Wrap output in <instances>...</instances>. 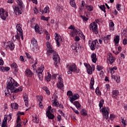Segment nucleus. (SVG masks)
Instances as JSON below:
<instances>
[{
	"label": "nucleus",
	"instance_id": "nucleus-32",
	"mask_svg": "<svg viewBox=\"0 0 127 127\" xmlns=\"http://www.w3.org/2000/svg\"><path fill=\"white\" fill-rule=\"evenodd\" d=\"M90 84L91 86L90 87V89L93 90L94 88L93 87L94 84H95V79H94V77H92L90 81Z\"/></svg>",
	"mask_w": 127,
	"mask_h": 127
},
{
	"label": "nucleus",
	"instance_id": "nucleus-28",
	"mask_svg": "<svg viewBox=\"0 0 127 127\" xmlns=\"http://www.w3.org/2000/svg\"><path fill=\"white\" fill-rule=\"evenodd\" d=\"M114 41L115 43V45L118 46V44H119V43L120 42V36L119 35L116 36L114 39Z\"/></svg>",
	"mask_w": 127,
	"mask_h": 127
},
{
	"label": "nucleus",
	"instance_id": "nucleus-62",
	"mask_svg": "<svg viewBox=\"0 0 127 127\" xmlns=\"http://www.w3.org/2000/svg\"><path fill=\"white\" fill-rule=\"evenodd\" d=\"M80 40V37H78V36H76L75 37V41H79Z\"/></svg>",
	"mask_w": 127,
	"mask_h": 127
},
{
	"label": "nucleus",
	"instance_id": "nucleus-54",
	"mask_svg": "<svg viewBox=\"0 0 127 127\" xmlns=\"http://www.w3.org/2000/svg\"><path fill=\"white\" fill-rule=\"evenodd\" d=\"M115 80L117 82V83H120V77H118V76H116V79Z\"/></svg>",
	"mask_w": 127,
	"mask_h": 127
},
{
	"label": "nucleus",
	"instance_id": "nucleus-64",
	"mask_svg": "<svg viewBox=\"0 0 127 127\" xmlns=\"http://www.w3.org/2000/svg\"><path fill=\"white\" fill-rule=\"evenodd\" d=\"M110 119H115V118H116V116H115V115L113 114H111L110 115Z\"/></svg>",
	"mask_w": 127,
	"mask_h": 127
},
{
	"label": "nucleus",
	"instance_id": "nucleus-40",
	"mask_svg": "<svg viewBox=\"0 0 127 127\" xmlns=\"http://www.w3.org/2000/svg\"><path fill=\"white\" fill-rule=\"evenodd\" d=\"M49 18H50V17H45V16H41V19L42 20H45L46 21H48V20L49 19Z\"/></svg>",
	"mask_w": 127,
	"mask_h": 127
},
{
	"label": "nucleus",
	"instance_id": "nucleus-60",
	"mask_svg": "<svg viewBox=\"0 0 127 127\" xmlns=\"http://www.w3.org/2000/svg\"><path fill=\"white\" fill-rule=\"evenodd\" d=\"M110 37H111V35H108L105 37V39H106L107 40H109V39H110Z\"/></svg>",
	"mask_w": 127,
	"mask_h": 127
},
{
	"label": "nucleus",
	"instance_id": "nucleus-14",
	"mask_svg": "<svg viewBox=\"0 0 127 127\" xmlns=\"http://www.w3.org/2000/svg\"><path fill=\"white\" fill-rule=\"evenodd\" d=\"M99 43H98V40H95V41H92V42L91 44V45L90 46V49L92 51H94L95 49H96V47H97V44H98Z\"/></svg>",
	"mask_w": 127,
	"mask_h": 127
},
{
	"label": "nucleus",
	"instance_id": "nucleus-53",
	"mask_svg": "<svg viewBox=\"0 0 127 127\" xmlns=\"http://www.w3.org/2000/svg\"><path fill=\"white\" fill-rule=\"evenodd\" d=\"M123 43L124 45H127V39H124L123 40Z\"/></svg>",
	"mask_w": 127,
	"mask_h": 127
},
{
	"label": "nucleus",
	"instance_id": "nucleus-49",
	"mask_svg": "<svg viewBox=\"0 0 127 127\" xmlns=\"http://www.w3.org/2000/svg\"><path fill=\"white\" fill-rule=\"evenodd\" d=\"M19 121H21L20 116L18 115H17V120H16V123L18 124V123H19Z\"/></svg>",
	"mask_w": 127,
	"mask_h": 127
},
{
	"label": "nucleus",
	"instance_id": "nucleus-15",
	"mask_svg": "<svg viewBox=\"0 0 127 127\" xmlns=\"http://www.w3.org/2000/svg\"><path fill=\"white\" fill-rule=\"evenodd\" d=\"M84 66H85V67H86L87 68V71L88 74H89V75L93 74L92 66H91L90 64H88L87 63H84Z\"/></svg>",
	"mask_w": 127,
	"mask_h": 127
},
{
	"label": "nucleus",
	"instance_id": "nucleus-9",
	"mask_svg": "<svg viewBox=\"0 0 127 127\" xmlns=\"http://www.w3.org/2000/svg\"><path fill=\"white\" fill-rule=\"evenodd\" d=\"M0 16L3 20H5V19H6V17L8 16L7 12L4 11L3 8L0 9Z\"/></svg>",
	"mask_w": 127,
	"mask_h": 127
},
{
	"label": "nucleus",
	"instance_id": "nucleus-56",
	"mask_svg": "<svg viewBox=\"0 0 127 127\" xmlns=\"http://www.w3.org/2000/svg\"><path fill=\"white\" fill-rule=\"evenodd\" d=\"M120 7H121V4H117V9H118V10L120 11L121 10V9H120Z\"/></svg>",
	"mask_w": 127,
	"mask_h": 127
},
{
	"label": "nucleus",
	"instance_id": "nucleus-17",
	"mask_svg": "<svg viewBox=\"0 0 127 127\" xmlns=\"http://www.w3.org/2000/svg\"><path fill=\"white\" fill-rule=\"evenodd\" d=\"M7 45H6V49H10V50H13V49H14V45L12 42H8L6 43Z\"/></svg>",
	"mask_w": 127,
	"mask_h": 127
},
{
	"label": "nucleus",
	"instance_id": "nucleus-35",
	"mask_svg": "<svg viewBox=\"0 0 127 127\" xmlns=\"http://www.w3.org/2000/svg\"><path fill=\"white\" fill-rule=\"evenodd\" d=\"M80 114L84 117H86V116L88 115V114H87V111L85 109H82L80 112Z\"/></svg>",
	"mask_w": 127,
	"mask_h": 127
},
{
	"label": "nucleus",
	"instance_id": "nucleus-43",
	"mask_svg": "<svg viewBox=\"0 0 127 127\" xmlns=\"http://www.w3.org/2000/svg\"><path fill=\"white\" fill-rule=\"evenodd\" d=\"M49 7L48 6H46V7L44 9V11L45 13H47L48 12H49Z\"/></svg>",
	"mask_w": 127,
	"mask_h": 127
},
{
	"label": "nucleus",
	"instance_id": "nucleus-57",
	"mask_svg": "<svg viewBox=\"0 0 127 127\" xmlns=\"http://www.w3.org/2000/svg\"><path fill=\"white\" fill-rule=\"evenodd\" d=\"M34 11L35 14H37L38 13V11L37 10V8L36 7L34 9Z\"/></svg>",
	"mask_w": 127,
	"mask_h": 127
},
{
	"label": "nucleus",
	"instance_id": "nucleus-22",
	"mask_svg": "<svg viewBox=\"0 0 127 127\" xmlns=\"http://www.w3.org/2000/svg\"><path fill=\"white\" fill-rule=\"evenodd\" d=\"M22 27V26L21 25V24H18L16 25V29H17V32L18 33H21L22 32V29L21 28Z\"/></svg>",
	"mask_w": 127,
	"mask_h": 127
},
{
	"label": "nucleus",
	"instance_id": "nucleus-20",
	"mask_svg": "<svg viewBox=\"0 0 127 127\" xmlns=\"http://www.w3.org/2000/svg\"><path fill=\"white\" fill-rule=\"evenodd\" d=\"M25 75L27 76V77H32V75H33V73H32V71L30 70L29 69H26L25 70Z\"/></svg>",
	"mask_w": 127,
	"mask_h": 127
},
{
	"label": "nucleus",
	"instance_id": "nucleus-12",
	"mask_svg": "<svg viewBox=\"0 0 127 127\" xmlns=\"http://www.w3.org/2000/svg\"><path fill=\"white\" fill-rule=\"evenodd\" d=\"M90 28H92L93 32L95 33V34H97L98 33V25L95 22L91 23L90 24Z\"/></svg>",
	"mask_w": 127,
	"mask_h": 127
},
{
	"label": "nucleus",
	"instance_id": "nucleus-46",
	"mask_svg": "<svg viewBox=\"0 0 127 127\" xmlns=\"http://www.w3.org/2000/svg\"><path fill=\"white\" fill-rule=\"evenodd\" d=\"M103 68L104 67L102 66L97 65L96 69L98 71H101V70H102Z\"/></svg>",
	"mask_w": 127,
	"mask_h": 127
},
{
	"label": "nucleus",
	"instance_id": "nucleus-30",
	"mask_svg": "<svg viewBox=\"0 0 127 127\" xmlns=\"http://www.w3.org/2000/svg\"><path fill=\"white\" fill-rule=\"evenodd\" d=\"M11 106V108L12 110H13V109H14V110L16 109L17 110V109H18V104L14 103H11L10 104Z\"/></svg>",
	"mask_w": 127,
	"mask_h": 127
},
{
	"label": "nucleus",
	"instance_id": "nucleus-48",
	"mask_svg": "<svg viewBox=\"0 0 127 127\" xmlns=\"http://www.w3.org/2000/svg\"><path fill=\"white\" fill-rule=\"evenodd\" d=\"M67 96H73V92H72L71 91V90L68 91L67 92Z\"/></svg>",
	"mask_w": 127,
	"mask_h": 127
},
{
	"label": "nucleus",
	"instance_id": "nucleus-11",
	"mask_svg": "<svg viewBox=\"0 0 127 127\" xmlns=\"http://www.w3.org/2000/svg\"><path fill=\"white\" fill-rule=\"evenodd\" d=\"M70 35L71 37H74L75 35H79L81 38L85 40V36H84V34H83V33H82V31L79 29L77 30L76 33H72L70 34Z\"/></svg>",
	"mask_w": 127,
	"mask_h": 127
},
{
	"label": "nucleus",
	"instance_id": "nucleus-63",
	"mask_svg": "<svg viewBox=\"0 0 127 127\" xmlns=\"http://www.w3.org/2000/svg\"><path fill=\"white\" fill-rule=\"evenodd\" d=\"M20 59L21 61H22V62H24V59L23 58V56H20Z\"/></svg>",
	"mask_w": 127,
	"mask_h": 127
},
{
	"label": "nucleus",
	"instance_id": "nucleus-61",
	"mask_svg": "<svg viewBox=\"0 0 127 127\" xmlns=\"http://www.w3.org/2000/svg\"><path fill=\"white\" fill-rule=\"evenodd\" d=\"M57 119H58V121L59 122H60V121H61V115H58L57 116Z\"/></svg>",
	"mask_w": 127,
	"mask_h": 127
},
{
	"label": "nucleus",
	"instance_id": "nucleus-36",
	"mask_svg": "<svg viewBox=\"0 0 127 127\" xmlns=\"http://www.w3.org/2000/svg\"><path fill=\"white\" fill-rule=\"evenodd\" d=\"M31 44L32 45H33V46H36L37 45V41H36L35 39H32Z\"/></svg>",
	"mask_w": 127,
	"mask_h": 127
},
{
	"label": "nucleus",
	"instance_id": "nucleus-25",
	"mask_svg": "<svg viewBox=\"0 0 127 127\" xmlns=\"http://www.w3.org/2000/svg\"><path fill=\"white\" fill-rule=\"evenodd\" d=\"M9 69H10V68L8 67L0 66V71H1V72L9 71Z\"/></svg>",
	"mask_w": 127,
	"mask_h": 127
},
{
	"label": "nucleus",
	"instance_id": "nucleus-39",
	"mask_svg": "<svg viewBox=\"0 0 127 127\" xmlns=\"http://www.w3.org/2000/svg\"><path fill=\"white\" fill-rule=\"evenodd\" d=\"M99 7L101 10L106 13V6H105V5H101L100 6H99Z\"/></svg>",
	"mask_w": 127,
	"mask_h": 127
},
{
	"label": "nucleus",
	"instance_id": "nucleus-41",
	"mask_svg": "<svg viewBox=\"0 0 127 127\" xmlns=\"http://www.w3.org/2000/svg\"><path fill=\"white\" fill-rule=\"evenodd\" d=\"M104 101L103 99L100 100L99 105L100 109H101V108L103 107V105H104Z\"/></svg>",
	"mask_w": 127,
	"mask_h": 127
},
{
	"label": "nucleus",
	"instance_id": "nucleus-50",
	"mask_svg": "<svg viewBox=\"0 0 127 127\" xmlns=\"http://www.w3.org/2000/svg\"><path fill=\"white\" fill-rule=\"evenodd\" d=\"M122 123L123 126H124V127L127 126V124H126V120L122 119Z\"/></svg>",
	"mask_w": 127,
	"mask_h": 127
},
{
	"label": "nucleus",
	"instance_id": "nucleus-44",
	"mask_svg": "<svg viewBox=\"0 0 127 127\" xmlns=\"http://www.w3.org/2000/svg\"><path fill=\"white\" fill-rule=\"evenodd\" d=\"M86 8L89 11H92V10H93V6H92L91 5L87 6Z\"/></svg>",
	"mask_w": 127,
	"mask_h": 127
},
{
	"label": "nucleus",
	"instance_id": "nucleus-51",
	"mask_svg": "<svg viewBox=\"0 0 127 127\" xmlns=\"http://www.w3.org/2000/svg\"><path fill=\"white\" fill-rule=\"evenodd\" d=\"M117 69H118V68H117L116 66L113 67L112 68H111V73H113H113H115V71H114V70H117Z\"/></svg>",
	"mask_w": 127,
	"mask_h": 127
},
{
	"label": "nucleus",
	"instance_id": "nucleus-45",
	"mask_svg": "<svg viewBox=\"0 0 127 127\" xmlns=\"http://www.w3.org/2000/svg\"><path fill=\"white\" fill-rule=\"evenodd\" d=\"M71 48L73 50H77V45L76 44H72Z\"/></svg>",
	"mask_w": 127,
	"mask_h": 127
},
{
	"label": "nucleus",
	"instance_id": "nucleus-27",
	"mask_svg": "<svg viewBox=\"0 0 127 127\" xmlns=\"http://www.w3.org/2000/svg\"><path fill=\"white\" fill-rule=\"evenodd\" d=\"M91 58H92V61L93 63H96L97 62V56L96 54L93 53L91 56Z\"/></svg>",
	"mask_w": 127,
	"mask_h": 127
},
{
	"label": "nucleus",
	"instance_id": "nucleus-4",
	"mask_svg": "<svg viewBox=\"0 0 127 127\" xmlns=\"http://www.w3.org/2000/svg\"><path fill=\"white\" fill-rule=\"evenodd\" d=\"M79 94H75L74 95H72L71 97H69V101L72 103L73 104V105L76 107V108L77 109V110H81V104H80V103H79V101H75V100H78L79 99Z\"/></svg>",
	"mask_w": 127,
	"mask_h": 127
},
{
	"label": "nucleus",
	"instance_id": "nucleus-37",
	"mask_svg": "<svg viewBox=\"0 0 127 127\" xmlns=\"http://www.w3.org/2000/svg\"><path fill=\"white\" fill-rule=\"evenodd\" d=\"M46 79L47 82H50V80H51V74H50V73L48 72V76H46Z\"/></svg>",
	"mask_w": 127,
	"mask_h": 127
},
{
	"label": "nucleus",
	"instance_id": "nucleus-59",
	"mask_svg": "<svg viewBox=\"0 0 127 127\" xmlns=\"http://www.w3.org/2000/svg\"><path fill=\"white\" fill-rule=\"evenodd\" d=\"M26 57H27V58H29V59H31V57H30V55H29V54H28V53H26Z\"/></svg>",
	"mask_w": 127,
	"mask_h": 127
},
{
	"label": "nucleus",
	"instance_id": "nucleus-34",
	"mask_svg": "<svg viewBox=\"0 0 127 127\" xmlns=\"http://www.w3.org/2000/svg\"><path fill=\"white\" fill-rule=\"evenodd\" d=\"M110 30H114V29L113 28V27H114V26H115V24H114V22H113V20H110Z\"/></svg>",
	"mask_w": 127,
	"mask_h": 127
},
{
	"label": "nucleus",
	"instance_id": "nucleus-38",
	"mask_svg": "<svg viewBox=\"0 0 127 127\" xmlns=\"http://www.w3.org/2000/svg\"><path fill=\"white\" fill-rule=\"evenodd\" d=\"M70 4L72 6V7H76V3H75L74 0H70Z\"/></svg>",
	"mask_w": 127,
	"mask_h": 127
},
{
	"label": "nucleus",
	"instance_id": "nucleus-58",
	"mask_svg": "<svg viewBox=\"0 0 127 127\" xmlns=\"http://www.w3.org/2000/svg\"><path fill=\"white\" fill-rule=\"evenodd\" d=\"M0 65L1 66H2V65H3V61L1 59H0Z\"/></svg>",
	"mask_w": 127,
	"mask_h": 127
},
{
	"label": "nucleus",
	"instance_id": "nucleus-10",
	"mask_svg": "<svg viewBox=\"0 0 127 127\" xmlns=\"http://www.w3.org/2000/svg\"><path fill=\"white\" fill-rule=\"evenodd\" d=\"M55 36L57 45L59 47L61 45V43H62V38L57 33L55 34Z\"/></svg>",
	"mask_w": 127,
	"mask_h": 127
},
{
	"label": "nucleus",
	"instance_id": "nucleus-8",
	"mask_svg": "<svg viewBox=\"0 0 127 127\" xmlns=\"http://www.w3.org/2000/svg\"><path fill=\"white\" fill-rule=\"evenodd\" d=\"M69 71L67 72V74H72V72H75V73H78L79 71L77 69V66L76 64H71L68 67Z\"/></svg>",
	"mask_w": 127,
	"mask_h": 127
},
{
	"label": "nucleus",
	"instance_id": "nucleus-7",
	"mask_svg": "<svg viewBox=\"0 0 127 127\" xmlns=\"http://www.w3.org/2000/svg\"><path fill=\"white\" fill-rule=\"evenodd\" d=\"M103 114V117L106 120L109 119V114H110V109L108 107H105L101 109Z\"/></svg>",
	"mask_w": 127,
	"mask_h": 127
},
{
	"label": "nucleus",
	"instance_id": "nucleus-47",
	"mask_svg": "<svg viewBox=\"0 0 127 127\" xmlns=\"http://www.w3.org/2000/svg\"><path fill=\"white\" fill-rule=\"evenodd\" d=\"M80 17H81V18H82L83 20H84V21H87V20H88L89 19L86 16H84L83 15H81Z\"/></svg>",
	"mask_w": 127,
	"mask_h": 127
},
{
	"label": "nucleus",
	"instance_id": "nucleus-5",
	"mask_svg": "<svg viewBox=\"0 0 127 127\" xmlns=\"http://www.w3.org/2000/svg\"><path fill=\"white\" fill-rule=\"evenodd\" d=\"M12 116V114H9L7 116H4V120L2 121L1 124V127H7V120L8 122L11 120V116Z\"/></svg>",
	"mask_w": 127,
	"mask_h": 127
},
{
	"label": "nucleus",
	"instance_id": "nucleus-55",
	"mask_svg": "<svg viewBox=\"0 0 127 127\" xmlns=\"http://www.w3.org/2000/svg\"><path fill=\"white\" fill-rule=\"evenodd\" d=\"M8 3H13L14 2V0H8Z\"/></svg>",
	"mask_w": 127,
	"mask_h": 127
},
{
	"label": "nucleus",
	"instance_id": "nucleus-6",
	"mask_svg": "<svg viewBox=\"0 0 127 127\" xmlns=\"http://www.w3.org/2000/svg\"><path fill=\"white\" fill-rule=\"evenodd\" d=\"M43 70H44V66L42 65L41 67H39L37 70L36 71V73H37L39 79H40V81H42L43 79V75H42V72H43Z\"/></svg>",
	"mask_w": 127,
	"mask_h": 127
},
{
	"label": "nucleus",
	"instance_id": "nucleus-1",
	"mask_svg": "<svg viewBox=\"0 0 127 127\" xmlns=\"http://www.w3.org/2000/svg\"><path fill=\"white\" fill-rule=\"evenodd\" d=\"M47 55H51L52 54L53 55V60L55 61L54 65L56 68L58 67V64L60 63V57L59 55L56 54V51L52 50V47L50 46V43L47 42Z\"/></svg>",
	"mask_w": 127,
	"mask_h": 127
},
{
	"label": "nucleus",
	"instance_id": "nucleus-19",
	"mask_svg": "<svg viewBox=\"0 0 127 127\" xmlns=\"http://www.w3.org/2000/svg\"><path fill=\"white\" fill-rule=\"evenodd\" d=\"M23 98L26 107H28V95L27 94L25 93L23 96Z\"/></svg>",
	"mask_w": 127,
	"mask_h": 127
},
{
	"label": "nucleus",
	"instance_id": "nucleus-42",
	"mask_svg": "<svg viewBox=\"0 0 127 127\" xmlns=\"http://www.w3.org/2000/svg\"><path fill=\"white\" fill-rule=\"evenodd\" d=\"M95 93L97 95H101V91H100V88L99 87L96 88Z\"/></svg>",
	"mask_w": 127,
	"mask_h": 127
},
{
	"label": "nucleus",
	"instance_id": "nucleus-33",
	"mask_svg": "<svg viewBox=\"0 0 127 127\" xmlns=\"http://www.w3.org/2000/svg\"><path fill=\"white\" fill-rule=\"evenodd\" d=\"M57 10H58L60 13H61L63 10V7L60 5H58L57 6Z\"/></svg>",
	"mask_w": 127,
	"mask_h": 127
},
{
	"label": "nucleus",
	"instance_id": "nucleus-52",
	"mask_svg": "<svg viewBox=\"0 0 127 127\" xmlns=\"http://www.w3.org/2000/svg\"><path fill=\"white\" fill-rule=\"evenodd\" d=\"M37 99H38L39 102L42 101V99H43V97L42 96H37Z\"/></svg>",
	"mask_w": 127,
	"mask_h": 127
},
{
	"label": "nucleus",
	"instance_id": "nucleus-26",
	"mask_svg": "<svg viewBox=\"0 0 127 127\" xmlns=\"http://www.w3.org/2000/svg\"><path fill=\"white\" fill-rule=\"evenodd\" d=\"M47 116L50 120H53L54 119V115L51 113V112H47Z\"/></svg>",
	"mask_w": 127,
	"mask_h": 127
},
{
	"label": "nucleus",
	"instance_id": "nucleus-29",
	"mask_svg": "<svg viewBox=\"0 0 127 127\" xmlns=\"http://www.w3.org/2000/svg\"><path fill=\"white\" fill-rule=\"evenodd\" d=\"M11 68L12 69H14V71L16 72H17V71H18V68H17V65L15 63H13L12 64Z\"/></svg>",
	"mask_w": 127,
	"mask_h": 127
},
{
	"label": "nucleus",
	"instance_id": "nucleus-2",
	"mask_svg": "<svg viewBox=\"0 0 127 127\" xmlns=\"http://www.w3.org/2000/svg\"><path fill=\"white\" fill-rule=\"evenodd\" d=\"M19 84L17 82L12 83L11 79H8L7 81V90H10L11 93H18L22 91V87L20 86L18 89L15 87H18Z\"/></svg>",
	"mask_w": 127,
	"mask_h": 127
},
{
	"label": "nucleus",
	"instance_id": "nucleus-21",
	"mask_svg": "<svg viewBox=\"0 0 127 127\" xmlns=\"http://www.w3.org/2000/svg\"><path fill=\"white\" fill-rule=\"evenodd\" d=\"M119 94H120V92L118 90H113L112 91V97L114 98V99H117Z\"/></svg>",
	"mask_w": 127,
	"mask_h": 127
},
{
	"label": "nucleus",
	"instance_id": "nucleus-31",
	"mask_svg": "<svg viewBox=\"0 0 127 127\" xmlns=\"http://www.w3.org/2000/svg\"><path fill=\"white\" fill-rule=\"evenodd\" d=\"M35 30L36 32H38L39 34H41V33H42V31L39 30V26H38V25L37 24L35 26Z\"/></svg>",
	"mask_w": 127,
	"mask_h": 127
},
{
	"label": "nucleus",
	"instance_id": "nucleus-23",
	"mask_svg": "<svg viewBox=\"0 0 127 127\" xmlns=\"http://www.w3.org/2000/svg\"><path fill=\"white\" fill-rule=\"evenodd\" d=\"M19 36H21V38L22 40H23V32L21 33L17 32V35H15L16 39H17V40H19Z\"/></svg>",
	"mask_w": 127,
	"mask_h": 127
},
{
	"label": "nucleus",
	"instance_id": "nucleus-24",
	"mask_svg": "<svg viewBox=\"0 0 127 127\" xmlns=\"http://www.w3.org/2000/svg\"><path fill=\"white\" fill-rule=\"evenodd\" d=\"M75 26H74L73 25H70L69 26V27H68V29H72V31L71 32L70 35L71 36V33H77V31H78V30H77L76 29H75Z\"/></svg>",
	"mask_w": 127,
	"mask_h": 127
},
{
	"label": "nucleus",
	"instance_id": "nucleus-16",
	"mask_svg": "<svg viewBox=\"0 0 127 127\" xmlns=\"http://www.w3.org/2000/svg\"><path fill=\"white\" fill-rule=\"evenodd\" d=\"M58 82L59 83L57 84L58 88H59V89H62V88L64 87V84H63V79H62V78L59 77Z\"/></svg>",
	"mask_w": 127,
	"mask_h": 127
},
{
	"label": "nucleus",
	"instance_id": "nucleus-3",
	"mask_svg": "<svg viewBox=\"0 0 127 127\" xmlns=\"http://www.w3.org/2000/svg\"><path fill=\"white\" fill-rule=\"evenodd\" d=\"M17 6L13 7L16 15H20L23 12V3L21 0H17Z\"/></svg>",
	"mask_w": 127,
	"mask_h": 127
},
{
	"label": "nucleus",
	"instance_id": "nucleus-18",
	"mask_svg": "<svg viewBox=\"0 0 127 127\" xmlns=\"http://www.w3.org/2000/svg\"><path fill=\"white\" fill-rule=\"evenodd\" d=\"M107 59L108 60H109L110 62V64H113V63H114L115 61V58L113 57V56L112 55V54L111 53H109L108 54V57H107Z\"/></svg>",
	"mask_w": 127,
	"mask_h": 127
},
{
	"label": "nucleus",
	"instance_id": "nucleus-13",
	"mask_svg": "<svg viewBox=\"0 0 127 127\" xmlns=\"http://www.w3.org/2000/svg\"><path fill=\"white\" fill-rule=\"evenodd\" d=\"M52 103L53 104V106H55V107H57V108H60V109H64V107L62 104H59V103L57 102V99L56 98L55 100L52 101Z\"/></svg>",
	"mask_w": 127,
	"mask_h": 127
}]
</instances>
